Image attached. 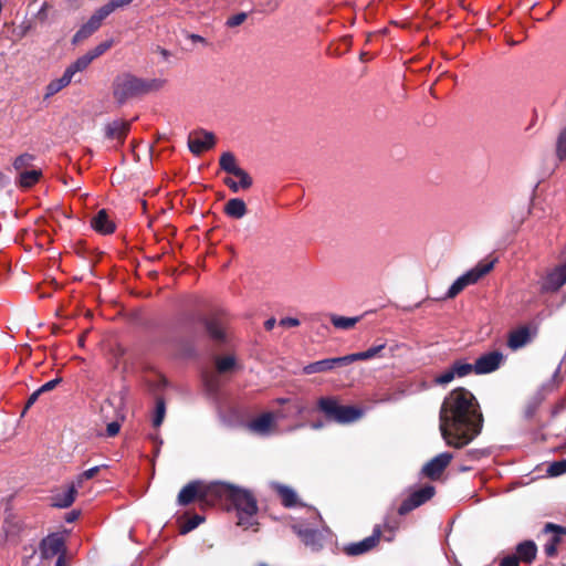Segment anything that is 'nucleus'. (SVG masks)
<instances>
[{
  "mask_svg": "<svg viewBox=\"0 0 566 566\" xmlns=\"http://www.w3.org/2000/svg\"><path fill=\"white\" fill-rule=\"evenodd\" d=\"M39 548L41 557L49 559L64 549V541L56 534H52L41 541Z\"/></svg>",
  "mask_w": 566,
  "mask_h": 566,
  "instance_id": "nucleus-16",
  "label": "nucleus"
},
{
  "mask_svg": "<svg viewBox=\"0 0 566 566\" xmlns=\"http://www.w3.org/2000/svg\"><path fill=\"white\" fill-rule=\"evenodd\" d=\"M92 57L88 56L87 53H85L84 55L80 56L78 59H76L72 64H70L65 70L66 71H71V73H69L72 77L74 76L75 73L77 72H82L84 71L85 69H87V66L92 63Z\"/></svg>",
  "mask_w": 566,
  "mask_h": 566,
  "instance_id": "nucleus-33",
  "label": "nucleus"
},
{
  "mask_svg": "<svg viewBox=\"0 0 566 566\" xmlns=\"http://www.w3.org/2000/svg\"><path fill=\"white\" fill-rule=\"evenodd\" d=\"M222 500L229 501L237 510L238 525L245 530L254 525L259 507L256 497L250 490L220 482L218 503Z\"/></svg>",
  "mask_w": 566,
  "mask_h": 566,
  "instance_id": "nucleus-3",
  "label": "nucleus"
},
{
  "mask_svg": "<svg viewBox=\"0 0 566 566\" xmlns=\"http://www.w3.org/2000/svg\"><path fill=\"white\" fill-rule=\"evenodd\" d=\"M223 182H224V185H226V186H228V187H229V189H230L232 192H238V191H239V189H241L239 181H235V180H233V179H232V178H230V177L224 178V179H223Z\"/></svg>",
  "mask_w": 566,
  "mask_h": 566,
  "instance_id": "nucleus-51",
  "label": "nucleus"
},
{
  "mask_svg": "<svg viewBox=\"0 0 566 566\" xmlns=\"http://www.w3.org/2000/svg\"><path fill=\"white\" fill-rule=\"evenodd\" d=\"M381 534V527L377 525L375 526L370 536L364 538L360 542L345 545L343 551L348 556H358L368 553L379 544Z\"/></svg>",
  "mask_w": 566,
  "mask_h": 566,
  "instance_id": "nucleus-10",
  "label": "nucleus"
},
{
  "mask_svg": "<svg viewBox=\"0 0 566 566\" xmlns=\"http://www.w3.org/2000/svg\"><path fill=\"white\" fill-rule=\"evenodd\" d=\"M455 378L452 369L449 367L447 370L441 373L440 375L436 376L434 384L444 386L451 382Z\"/></svg>",
  "mask_w": 566,
  "mask_h": 566,
  "instance_id": "nucleus-44",
  "label": "nucleus"
},
{
  "mask_svg": "<svg viewBox=\"0 0 566 566\" xmlns=\"http://www.w3.org/2000/svg\"><path fill=\"white\" fill-rule=\"evenodd\" d=\"M132 122L124 119H114L104 126V135L106 139L117 140L119 145L125 143V139L130 132Z\"/></svg>",
  "mask_w": 566,
  "mask_h": 566,
  "instance_id": "nucleus-14",
  "label": "nucleus"
},
{
  "mask_svg": "<svg viewBox=\"0 0 566 566\" xmlns=\"http://www.w3.org/2000/svg\"><path fill=\"white\" fill-rule=\"evenodd\" d=\"M504 360V356L499 350L489 352L486 354L481 355L475 363L474 373L476 375L490 374L499 369L501 364Z\"/></svg>",
  "mask_w": 566,
  "mask_h": 566,
  "instance_id": "nucleus-13",
  "label": "nucleus"
},
{
  "mask_svg": "<svg viewBox=\"0 0 566 566\" xmlns=\"http://www.w3.org/2000/svg\"><path fill=\"white\" fill-rule=\"evenodd\" d=\"M452 459L453 454L450 452L439 453L423 465V475L433 481L439 480Z\"/></svg>",
  "mask_w": 566,
  "mask_h": 566,
  "instance_id": "nucleus-12",
  "label": "nucleus"
},
{
  "mask_svg": "<svg viewBox=\"0 0 566 566\" xmlns=\"http://www.w3.org/2000/svg\"><path fill=\"white\" fill-rule=\"evenodd\" d=\"M216 143V135L202 128L191 132L188 136V147L195 156L213 148Z\"/></svg>",
  "mask_w": 566,
  "mask_h": 566,
  "instance_id": "nucleus-7",
  "label": "nucleus"
},
{
  "mask_svg": "<svg viewBox=\"0 0 566 566\" xmlns=\"http://www.w3.org/2000/svg\"><path fill=\"white\" fill-rule=\"evenodd\" d=\"M84 342H85V334H82V335L78 337V345H80V346H84Z\"/></svg>",
  "mask_w": 566,
  "mask_h": 566,
  "instance_id": "nucleus-61",
  "label": "nucleus"
},
{
  "mask_svg": "<svg viewBox=\"0 0 566 566\" xmlns=\"http://www.w3.org/2000/svg\"><path fill=\"white\" fill-rule=\"evenodd\" d=\"M61 382H62V378L57 377V378H54V379L45 382L38 389L40 390L41 394H45V392L53 390Z\"/></svg>",
  "mask_w": 566,
  "mask_h": 566,
  "instance_id": "nucleus-46",
  "label": "nucleus"
},
{
  "mask_svg": "<svg viewBox=\"0 0 566 566\" xmlns=\"http://www.w3.org/2000/svg\"><path fill=\"white\" fill-rule=\"evenodd\" d=\"M223 211L230 218L241 219L247 214L248 208L243 199L232 198L224 205Z\"/></svg>",
  "mask_w": 566,
  "mask_h": 566,
  "instance_id": "nucleus-22",
  "label": "nucleus"
},
{
  "mask_svg": "<svg viewBox=\"0 0 566 566\" xmlns=\"http://www.w3.org/2000/svg\"><path fill=\"white\" fill-rule=\"evenodd\" d=\"M258 566H269V565L265 563H260V564H258Z\"/></svg>",
  "mask_w": 566,
  "mask_h": 566,
  "instance_id": "nucleus-64",
  "label": "nucleus"
},
{
  "mask_svg": "<svg viewBox=\"0 0 566 566\" xmlns=\"http://www.w3.org/2000/svg\"><path fill=\"white\" fill-rule=\"evenodd\" d=\"M42 175L43 174L41 169L32 168L30 170L22 171L21 174L17 175L15 185L19 188L29 189L40 181Z\"/></svg>",
  "mask_w": 566,
  "mask_h": 566,
  "instance_id": "nucleus-21",
  "label": "nucleus"
},
{
  "mask_svg": "<svg viewBox=\"0 0 566 566\" xmlns=\"http://www.w3.org/2000/svg\"><path fill=\"white\" fill-rule=\"evenodd\" d=\"M69 73H71V71L65 70L60 78L53 80L46 85L44 95L45 99L55 95L71 83L72 76Z\"/></svg>",
  "mask_w": 566,
  "mask_h": 566,
  "instance_id": "nucleus-25",
  "label": "nucleus"
},
{
  "mask_svg": "<svg viewBox=\"0 0 566 566\" xmlns=\"http://www.w3.org/2000/svg\"><path fill=\"white\" fill-rule=\"evenodd\" d=\"M518 557L515 555H507L504 558L501 559L500 566H518Z\"/></svg>",
  "mask_w": 566,
  "mask_h": 566,
  "instance_id": "nucleus-47",
  "label": "nucleus"
},
{
  "mask_svg": "<svg viewBox=\"0 0 566 566\" xmlns=\"http://www.w3.org/2000/svg\"><path fill=\"white\" fill-rule=\"evenodd\" d=\"M190 39L192 42L206 43V39L198 34H191Z\"/></svg>",
  "mask_w": 566,
  "mask_h": 566,
  "instance_id": "nucleus-59",
  "label": "nucleus"
},
{
  "mask_svg": "<svg viewBox=\"0 0 566 566\" xmlns=\"http://www.w3.org/2000/svg\"><path fill=\"white\" fill-rule=\"evenodd\" d=\"M216 369L219 374H227L232 371L237 366L235 357L232 355L217 356L214 358Z\"/></svg>",
  "mask_w": 566,
  "mask_h": 566,
  "instance_id": "nucleus-29",
  "label": "nucleus"
},
{
  "mask_svg": "<svg viewBox=\"0 0 566 566\" xmlns=\"http://www.w3.org/2000/svg\"><path fill=\"white\" fill-rule=\"evenodd\" d=\"M436 493V489L432 485H426L415 492H412L398 509L399 515H406L418 506L429 501Z\"/></svg>",
  "mask_w": 566,
  "mask_h": 566,
  "instance_id": "nucleus-9",
  "label": "nucleus"
},
{
  "mask_svg": "<svg viewBox=\"0 0 566 566\" xmlns=\"http://www.w3.org/2000/svg\"><path fill=\"white\" fill-rule=\"evenodd\" d=\"M233 176L239 179L241 189L247 190L252 187L253 179L244 169L239 168Z\"/></svg>",
  "mask_w": 566,
  "mask_h": 566,
  "instance_id": "nucleus-41",
  "label": "nucleus"
},
{
  "mask_svg": "<svg viewBox=\"0 0 566 566\" xmlns=\"http://www.w3.org/2000/svg\"><path fill=\"white\" fill-rule=\"evenodd\" d=\"M133 1L134 0H109L107 3H105L101 8L108 17L115 10L125 8V7L129 6Z\"/></svg>",
  "mask_w": 566,
  "mask_h": 566,
  "instance_id": "nucleus-37",
  "label": "nucleus"
},
{
  "mask_svg": "<svg viewBox=\"0 0 566 566\" xmlns=\"http://www.w3.org/2000/svg\"><path fill=\"white\" fill-rule=\"evenodd\" d=\"M219 166L221 170L230 175H234L235 171L240 168L238 166L234 154L231 151H226L220 156Z\"/></svg>",
  "mask_w": 566,
  "mask_h": 566,
  "instance_id": "nucleus-27",
  "label": "nucleus"
},
{
  "mask_svg": "<svg viewBox=\"0 0 566 566\" xmlns=\"http://www.w3.org/2000/svg\"><path fill=\"white\" fill-rule=\"evenodd\" d=\"M113 40H106L96 45L94 49L90 50L87 54L92 57V61H94L98 56L103 55L106 51H108L113 46Z\"/></svg>",
  "mask_w": 566,
  "mask_h": 566,
  "instance_id": "nucleus-39",
  "label": "nucleus"
},
{
  "mask_svg": "<svg viewBox=\"0 0 566 566\" xmlns=\"http://www.w3.org/2000/svg\"><path fill=\"white\" fill-rule=\"evenodd\" d=\"M157 51L164 59H168L170 56V52L164 48L158 46Z\"/></svg>",
  "mask_w": 566,
  "mask_h": 566,
  "instance_id": "nucleus-58",
  "label": "nucleus"
},
{
  "mask_svg": "<svg viewBox=\"0 0 566 566\" xmlns=\"http://www.w3.org/2000/svg\"><path fill=\"white\" fill-rule=\"evenodd\" d=\"M203 520L205 518L202 516H200L198 514H193L185 523L181 524L180 533L181 534H187V533L191 532L197 526H199L203 522Z\"/></svg>",
  "mask_w": 566,
  "mask_h": 566,
  "instance_id": "nucleus-38",
  "label": "nucleus"
},
{
  "mask_svg": "<svg viewBox=\"0 0 566 566\" xmlns=\"http://www.w3.org/2000/svg\"><path fill=\"white\" fill-rule=\"evenodd\" d=\"M545 533H552L548 542L544 545V552L548 557H555L557 555V547L562 541L560 535L566 534V527L556 525L554 523H546L544 526Z\"/></svg>",
  "mask_w": 566,
  "mask_h": 566,
  "instance_id": "nucleus-15",
  "label": "nucleus"
},
{
  "mask_svg": "<svg viewBox=\"0 0 566 566\" xmlns=\"http://www.w3.org/2000/svg\"><path fill=\"white\" fill-rule=\"evenodd\" d=\"M317 408L328 421L347 424L357 421L363 411L353 406H342L334 397H322L317 401Z\"/></svg>",
  "mask_w": 566,
  "mask_h": 566,
  "instance_id": "nucleus-5",
  "label": "nucleus"
},
{
  "mask_svg": "<svg viewBox=\"0 0 566 566\" xmlns=\"http://www.w3.org/2000/svg\"><path fill=\"white\" fill-rule=\"evenodd\" d=\"M248 18L245 12H240L228 18L226 25L229 28H235L241 25Z\"/></svg>",
  "mask_w": 566,
  "mask_h": 566,
  "instance_id": "nucleus-45",
  "label": "nucleus"
},
{
  "mask_svg": "<svg viewBox=\"0 0 566 566\" xmlns=\"http://www.w3.org/2000/svg\"><path fill=\"white\" fill-rule=\"evenodd\" d=\"M537 555V546L533 541H524L516 546L515 556L518 562L531 564L535 560Z\"/></svg>",
  "mask_w": 566,
  "mask_h": 566,
  "instance_id": "nucleus-20",
  "label": "nucleus"
},
{
  "mask_svg": "<svg viewBox=\"0 0 566 566\" xmlns=\"http://www.w3.org/2000/svg\"><path fill=\"white\" fill-rule=\"evenodd\" d=\"M460 470L461 471H469V470H471V468L470 467H461Z\"/></svg>",
  "mask_w": 566,
  "mask_h": 566,
  "instance_id": "nucleus-63",
  "label": "nucleus"
},
{
  "mask_svg": "<svg viewBox=\"0 0 566 566\" xmlns=\"http://www.w3.org/2000/svg\"><path fill=\"white\" fill-rule=\"evenodd\" d=\"M495 261V259L491 261H481L473 269L458 277L448 290L446 298H454L468 285L475 284L480 279L492 271Z\"/></svg>",
  "mask_w": 566,
  "mask_h": 566,
  "instance_id": "nucleus-6",
  "label": "nucleus"
},
{
  "mask_svg": "<svg viewBox=\"0 0 566 566\" xmlns=\"http://www.w3.org/2000/svg\"><path fill=\"white\" fill-rule=\"evenodd\" d=\"M41 395H42V394L40 392V390H39V389H36L34 392H32V394L30 395V397L28 398L27 403H25V406H24V409H23V411H22V415H24V413H25V411H27L29 408H31V407L35 403V401L39 399V397H40Z\"/></svg>",
  "mask_w": 566,
  "mask_h": 566,
  "instance_id": "nucleus-49",
  "label": "nucleus"
},
{
  "mask_svg": "<svg viewBox=\"0 0 566 566\" xmlns=\"http://www.w3.org/2000/svg\"><path fill=\"white\" fill-rule=\"evenodd\" d=\"M484 455V452L479 449H471L465 452V458L470 461H478Z\"/></svg>",
  "mask_w": 566,
  "mask_h": 566,
  "instance_id": "nucleus-48",
  "label": "nucleus"
},
{
  "mask_svg": "<svg viewBox=\"0 0 566 566\" xmlns=\"http://www.w3.org/2000/svg\"><path fill=\"white\" fill-rule=\"evenodd\" d=\"M165 415H166V403H165V400L163 398H157L155 416H154V419H153V426L155 428H158L163 423V421L165 419Z\"/></svg>",
  "mask_w": 566,
  "mask_h": 566,
  "instance_id": "nucleus-35",
  "label": "nucleus"
},
{
  "mask_svg": "<svg viewBox=\"0 0 566 566\" xmlns=\"http://www.w3.org/2000/svg\"><path fill=\"white\" fill-rule=\"evenodd\" d=\"M450 368L452 369L454 376L458 378H462L474 373L473 364L465 363L461 359L454 360Z\"/></svg>",
  "mask_w": 566,
  "mask_h": 566,
  "instance_id": "nucleus-32",
  "label": "nucleus"
},
{
  "mask_svg": "<svg viewBox=\"0 0 566 566\" xmlns=\"http://www.w3.org/2000/svg\"><path fill=\"white\" fill-rule=\"evenodd\" d=\"M273 421V415L271 412H265L249 422L248 427L252 432L264 434L270 431Z\"/></svg>",
  "mask_w": 566,
  "mask_h": 566,
  "instance_id": "nucleus-23",
  "label": "nucleus"
},
{
  "mask_svg": "<svg viewBox=\"0 0 566 566\" xmlns=\"http://www.w3.org/2000/svg\"><path fill=\"white\" fill-rule=\"evenodd\" d=\"M55 566H69L67 563H66L64 554H60L59 555V557L56 559V563H55Z\"/></svg>",
  "mask_w": 566,
  "mask_h": 566,
  "instance_id": "nucleus-57",
  "label": "nucleus"
},
{
  "mask_svg": "<svg viewBox=\"0 0 566 566\" xmlns=\"http://www.w3.org/2000/svg\"><path fill=\"white\" fill-rule=\"evenodd\" d=\"M280 325L284 327H295L300 325V321L294 317H284L280 321Z\"/></svg>",
  "mask_w": 566,
  "mask_h": 566,
  "instance_id": "nucleus-52",
  "label": "nucleus"
},
{
  "mask_svg": "<svg viewBox=\"0 0 566 566\" xmlns=\"http://www.w3.org/2000/svg\"><path fill=\"white\" fill-rule=\"evenodd\" d=\"M360 321V316L345 317L338 315H332L331 322L334 327L338 329H350Z\"/></svg>",
  "mask_w": 566,
  "mask_h": 566,
  "instance_id": "nucleus-31",
  "label": "nucleus"
},
{
  "mask_svg": "<svg viewBox=\"0 0 566 566\" xmlns=\"http://www.w3.org/2000/svg\"><path fill=\"white\" fill-rule=\"evenodd\" d=\"M106 18V13L102 10V8H98L88 19V21L76 31V33L72 38V43L78 44L84 40L88 39L93 33H95L101 28L103 21Z\"/></svg>",
  "mask_w": 566,
  "mask_h": 566,
  "instance_id": "nucleus-11",
  "label": "nucleus"
},
{
  "mask_svg": "<svg viewBox=\"0 0 566 566\" xmlns=\"http://www.w3.org/2000/svg\"><path fill=\"white\" fill-rule=\"evenodd\" d=\"M140 203H142V208H143L144 210H146L147 202H146L145 200H142V201H140Z\"/></svg>",
  "mask_w": 566,
  "mask_h": 566,
  "instance_id": "nucleus-62",
  "label": "nucleus"
},
{
  "mask_svg": "<svg viewBox=\"0 0 566 566\" xmlns=\"http://www.w3.org/2000/svg\"><path fill=\"white\" fill-rule=\"evenodd\" d=\"M566 283V263L555 268L547 274L542 290L545 292H556Z\"/></svg>",
  "mask_w": 566,
  "mask_h": 566,
  "instance_id": "nucleus-17",
  "label": "nucleus"
},
{
  "mask_svg": "<svg viewBox=\"0 0 566 566\" xmlns=\"http://www.w3.org/2000/svg\"><path fill=\"white\" fill-rule=\"evenodd\" d=\"M566 408V400L563 399L560 400L553 409V415H557L558 412H560L562 410H564Z\"/></svg>",
  "mask_w": 566,
  "mask_h": 566,
  "instance_id": "nucleus-55",
  "label": "nucleus"
},
{
  "mask_svg": "<svg viewBox=\"0 0 566 566\" xmlns=\"http://www.w3.org/2000/svg\"><path fill=\"white\" fill-rule=\"evenodd\" d=\"M102 468H107V465L106 464L96 465V467H93V468L84 471L82 474H80L77 476V479H76V481L74 483L78 488H82L83 481L84 480L93 479L101 471Z\"/></svg>",
  "mask_w": 566,
  "mask_h": 566,
  "instance_id": "nucleus-40",
  "label": "nucleus"
},
{
  "mask_svg": "<svg viewBox=\"0 0 566 566\" xmlns=\"http://www.w3.org/2000/svg\"><path fill=\"white\" fill-rule=\"evenodd\" d=\"M343 367L342 357L326 358L311 363L303 368L305 375L331 371L335 368Z\"/></svg>",
  "mask_w": 566,
  "mask_h": 566,
  "instance_id": "nucleus-18",
  "label": "nucleus"
},
{
  "mask_svg": "<svg viewBox=\"0 0 566 566\" xmlns=\"http://www.w3.org/2000/svg\"><path fill=\"white\" fill-rule=\"evenodd\" d=\"M78 486L73 482L65 492L59 493L54 496L53 505L60 509L71 506L76 497Z\"/></svg>",
  "mask_w": 566,
  "mask_h": 566,
  "instance_id": "nucleus-24",
  "label": "nucleus"
},
{
  "mask_svg": "<svg viewBox=\"0 0 566 566\" xmlns=\"http://www.w3.org/2000/svg\"><path fill=\"white\" fill-rule=\"evenodd\" d=\"M92 228L101 234H111L115 231V223L109 219L105 209L99 210L91 220Z\"/></svg>",
  "mask_w": 566,
  "mask_h": 566,
  "instance_id": "nucleus-19",
  "label": "nucleus"
},
{
  "mask_svg": "<svg viewBox=\"0 0 566 566\" xmlns=\"http://www.w3.org/2000/svg\"><path fill=\"white\" fill-rule=\"evenodd\" d=\"M385 344H379L377 346H373L370 348H368L366 352H367V355H368V359H371L376 356L379 355V353L385 348Z\"/></svg>",
  "mask_w": 566,
  "mask_h": 566,
  "instance_id": "nucleus-53",
  "label": "nucleus"
},
{
  "mask_svg": "<svg viewBox=\"0 0 566 566\" xmlns=\"http://www.w3.org/2000/svg\"><path fill=\"white\" fill-rule=\"evenodd\" d=\"M35 156L29 153L21 154L13 160V169L17 174H21L22 171L30 170L33 168V161Z\"/></svg>",
  "mask_w": 566,
  "mask_h": 566,
  "instance_id": "nucleus-28",
  "label": "nucleus"
},
{
  "mask_svg": "<svg viewBox=\"0 0 566 566\" xmlns=\"http://www.w3.org/2000/svg\"><path fill=\"white\" fill-rule=\"evenodd\" d=\"M357 360H368L367 352L365 350V352L354 353V354H349V355L342 357L343 367L347 366L354 361H357Z\"/></svg>",
  "mask_w": 566,
  "mask_h": 566,
  "instance_id": "nucleus-43",
  "label": "nucleus"
},
{
  "mask_svg": "<svg viewBox=\"0 0 566 566\" xmlns=\"http://www.w3.org/2000/svg\"><path fill=\"white\" fill-rule=\"evenodd\" d=\"M276 492L281 497V501L285 507H292L296 504V493L294 490L286 485H277Z\"/></svg>",
  "mask_w": 566,
  "mask_h": 566,
  "instance_id": "nucleus-30",
  "label": "nucleus"
},
{
  "mask_svg": "<svg viewBox=\"0 0 566 566\" xmlns=\"http://www.w3.org/2000/svg\"><path fill=\"white\" fill-rule=\"evenodd\" d=\"M547 473L551 476H558L566 473V460L552 462L547 468Z\"/></svg>",
  "mask_w": 566,
  "mask_h": 566,
  "instance_id": "nucleus-42",
  "label": "nucleus"
},
{
  "mask_svg": "<svg viewBox=\"0 0 566 566\" xmlns=\"http://www.w3.org/2000/svg\"><path fill=\"white\" fill-rule=\"evenodd\" d=\"M166 83L165 78H143L130 72H123L113 81V97L117 104L124 105L129 99L160 91Z\"/></svg>",
  "mask_w": 566,
  "mask_h": 566,
  "instance_id": "nucleus-2",
  "label": "nucleus"
},
{
  "mask_svg": "<svg viewBox=\"0 0 566 566\" xmlns=\"http://www.w3.org/2000/svg\"><path fill=\"white\" fill-rule=\"evenodd\" d=\"M483 415L474 395L464 387L451 390L440 408L439 429L447 446L461 449L482 431Z\"/></svg>",
  "mask_w": 566,
  "mask_h": 566,
  "instance_id": "nucleus-1",
  "label": "nucleus"
},
{
  "mask_svg": "<svg viewBox=\"0 0 566 566\" xmlns=\"http://www.w3.org/2000/svg\"><path fill=\"white\" fill-rule=\"evenodd\" d=\"M208 336L216 343L222 344L226 342V325L227 319L224 314L214 313L201 319Z\"/></svg>",
  "mask_w": 566,
  "mask_h": 566,
  "instance_id": "nucleus-8",
  "label": "nucleus"
},
{
  "mask_svg": "<svg viewBox=\"0 0 566 566\" xmlns=\"http://www.w3.org/2000/svg\"><path fill=\"white\" fill-rule=\"evenodd\" d=\"M556 157L559 161L566 159V126L559 132L556 139Z\"/></svg>",
  "mask_w": 566,
  "mask_h": 566,
  "instance_id": "nucleus-34",
  "label": "nucleus"
},
{
  "mask_svg": "<svg viewBox=\"0 0 566 566\" xmlns=\"http://www.w3.org/2000/svg\"><path fill=\"white\" fill-rule=\"evenodd\" d=\"M78 516H80V511L73 510V511L66 513L65 521L67 523H73L78 518Z\"/></svg>",
  "mask_w": 566,
  "mask_h": 566,
  "instance_id": "nucleus-54",
  "label": "nucleus"
},
{
  "mask_svg": "<svg viewBox=\"0 0 566 566\" xmlns=\"http://www.w3.org/2000/svg\"><path fill=\"white\" fill-rule=\"evenodd\" d=\"M202 380H203V384H205L206 388L208 389V391H210L212 394L218 392V390L220 388V381H219V378L217 375L211 374V373H205L202 375Z\"/></svg>",
  "mask_w": 566,
  "mask_h": 566,
  "instance_id": "nucleus-36",
  "label": "nucleus"
},
{
  "mask_svg": "<svg viewBox=\"0 0 566 566\" xmlns=\"http://www.w3.org/2000/svg\"><path fill=\"white\" fill-rule=\"evenodd\" d=\"M311 427L315 430L317 429H322L323 428V422L322 421H315V422H312L311 423Z\"/></svg>",
  "mask_w": 566,
  "mask_h": 566,
  "instance_id": "nucleus-60",
  "label": "nucleus"
},
{
  "mask_svg": "<svg viewBox=\"0 0 566 566\" xmlns=\"http://www.w3.org/2000/svg\"><path fill=\"white\" fill-rule=\"evenodd\" d=\"M530 340V331L527 327H521L513 331L507 340V345L511 349H518L527 344Z\"/></svg>",
  "mask_w": 566,
  "mask_h": 566,
  "instance_id": "nucleus-26",
  "label": "nucleus"
},
{
  "mask_svg": "<svg viewBox=\"0 0 566 566\" xmlns=\"http://www.w3.org/2000/svg\"><path fill=\"white\" fill-rule=\"evenodd\" d=\"M275 323H276V321H275V318H273V317H271V318L266 319V321L264 322V327H265V329H266V331H271V329H273V327L275 326Z\"/></svg>",
  "mask_w": 566,
  "mask_h": 566,
  "instance_id": "nucleus-56",
  "label": "nucleus"
},
{
  "mask_svg": "<svg viewBox=\"0 0 566 566\" xmlns=\"http://www.w3.org/2000/svg\"><path fill=\"white\" fill-rule=\"evenodd\" d=\"M120 430V424L117 421H113L106 427V434L108 437H115Z\"/></svg>",
  "mask_w": 566,
  "mask_h": 566,
  "instance_id": "nucleus-50",
  "label": "nucleus"
},
{
  "mask_svg": "<svg viewBox=\"0 0 566 566\" xmlns=\"http://www.w3.org/2000/svg\"><path fill=\"white\" fill-rule=\"evenodd\" d=\"M219 489L220 482L190 481L180 490L177 503L181 506H187L198 501L202 507L213 506L218 503Z\"/></svg>",
  "mask_w": 566,
  "mask_h": 566,
  "instance_id": "nucleus-4",
  "label": "nucleus"
}]
</instances>
